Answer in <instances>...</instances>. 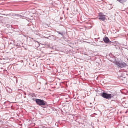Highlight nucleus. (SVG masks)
Instances as JSON below:
<instances>
[{
  "mask_svg": "<svg viewBox=\"0 0 128 128\" xmlns=\"http://www.w3.org/2000/svg\"><path fill=\"white\" fill-rule=\"evenodd\" d=\"M101 96L104 98L110 99L112 98L114 95L113 94H108L106 92H104L101 94Z\"/></svg>",
  "mask_w": 128,
  "mask_h": 128,
  "instance_id": "nucleus-1",
  "label": "nucleus"
},
{
  "mask_svg": "<svg viewBox=\"0 0 128 128\" xmlns=\"http://www.w3.org/2000/svg\"><path fill=\"white\" fill-rule=\"evenodd\" d=\"M36 101L37 104L40 106H44L46 103V102L44 101L39 99H36Z\"/></svg>",
  "mask_w": 128,
  "mask_h": 128,
  "instance_id": "nucleus-2",
  "label": "nucleus"
},
{
  "mask_svg": "<svg viewBox=\"0 0 128 128\" xmlns=\"http://www.w3.org/2000/svg\"><path fill=\"white\" fill-rule=\"evenodd\" d=\"M115 64L118 67L122 68L125 67L126 66V64L124 62H122L120 63V62L117 61L115 62Z\"/></svg>",
  "mask_w": 128,
  "mask_h": 128,
  "instance_id": "nucleus-3",
  "label": "nucleus"
},
{
  "mask_svg": "<svg viewBox=\"0 0 128 128\" xmlns=\"http://www.w3.org/2000/svg\"><path fill=\"white\" fill-rule=\"evenodd\" d=\"M99 19L101 20L102 21H104L105 20V16L103 15L101 13H100L99 14Z\"/></svg>",
  "mask_w": 128,
  "mask_h": 128,
  "instance_id": "nucleus-4",
  "label": "nucleus"
},
{
  "mask_svg": "<svg viewBox=\"0 0 128 128\" xmlns=\"http://www.w3.org/2000/svg\"><path fill=\"white\" fill-rule=\"evenodd\" d=\"M103 41L106 43H108V42H111L110 40L107 37H105L103 38Z\"/></svg>",
  "mask_w": 128,
  "mask_h": 128,
  "instance_id": "nucleus-5",
  "label": "nucleus"
},
{
  "mask_svg": "<svg viewBox=\"0 0 128 128\" xmlns=\"http://www.w3.org/2000/svg\"><path fill=\"white\" fill-rule=\"evenodd\" d=\"M117 1L121 3H122L124 2V0H117Z\"/></svg>",
  "mask_w": 128,
  "mask_h": 128,
  "instance_id": "nucleus-6",
  "label": "nucleus"
},
{
  "mask_svg": "<svg viewBox=\"0 0 128 128\" xmlns=\"http://www.w3.org/2000/svg\"><path fill=\"white\" fill-rule=\"evenodd\" d=\"M58 32V34H61V35H62V33H60L59 32Z\"/></svg>",
  "mask_w": 128,
  "mask_h": 128,
  "instance_id": "nucleus-7",
  "label": "nucleus"
}]
</instances>
